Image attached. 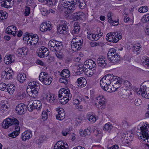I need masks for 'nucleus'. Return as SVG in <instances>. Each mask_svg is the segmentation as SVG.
<instances>
[{
  "instance_id": "nucleus-1",
  "label": "nucleus",
  "mask_w": 149,
  "mask_h": 149,
  "mask_svg": "<svg viewBox=\"0 0 149 149\" xmlns=\"http://www.w3.org/2000/svg\"><path fill=\"white\" fill-rule=\"evenodd\" d=\"M77 0H60L58 6V9L62 11L67 8L71 13L75 9V5L77 3Z\"/></svg>"
},
{
  "instance_id": "nucleus-2",
  "label": "nucleus",
  "mask_w": 149,
  "mask_h": 149,
  "mask_svg": "<svg viewBox=\"0 0 149 149\" xmlns=\"http://www.w3.org/2000/svg\"><path fill=\"white\" fill-rule=\"evenodd\" d=\"M115 77L112 74H107L101 79L100 82V86L104 91H110V84L115 80Z\"/></svg>"
},
{
  "instance_id": "nucleus-3",
  "label": "nucleus",
  "mask_w": 149,
  "mask_h": 149,
  "mask_svg": "<svg viewBox=\"0 0 149 149\" xmlns=\"http://www.w3.org/2000/svg\"><path fill=\"white\" fill-rule=\"evenodd\" d=\"M39 88V84L34 81L29 83L27 88L26 91L30 96L36 97L38 95V91Z\"/></svg>"
},
{
  "instance_id": "nucleus-4",
  "label": "nucleus",
  "mask_w": 149,
  "mask_h": 149,
  "mask_svg": "<svg viewBox=\"0 0 149 149\" xmlns=\"http://www.w3.org/2000/svg\"><path fill=\"white\" fill-rule=\"evenodd\" d=\"M118 51L114 48L110 49L107 54L108 59L115 65L120 60V55L118 54Z\"/></svg>"
},
{
  "instance_id": "nucleus-5",
  "label": "nucleus",
  "mask_w": 149,
  "mask_h": 149,
  "mask_svg": "<svg viewBox=\"0 0 149 149\" xmlns=\"http://www.w3.org/2000/svg\"><path fill=\"white\" fill-rule=\"evenodd\" d=\"M19 125V121L15 118H7L4 120L2 124L3 127L6 129L8 128L10 126H13L15 128H20Z\"/></svg>"
},
{
  "instance_id": "nucleus-6",
  "label": "nucleus",
  "mask_w": 149,
  "mask_h": 149,
  "mask_svg": "<svg viewBox=\"0 0 149 149\" xmlns=\"http://www.w3.org/2000/svg\"><path fill=\"white\" fill-rule=\"evenodd\" d=\"M146 123L140 127V130H137V134L139 136L148 139H149V124Z\"/></svg>"
},
{
  "instance_id": "nucleus-7",
  "label": "nucleus",
  "mask_w": 149,
  "mask_h": 149,
  "mask_svg": "<svg viewBox=\"0 0 149 149\" xmlns=\"http://www.w3.org/2000/svg\"><path fill=\"white\" fill-rule=\"evenodd\" d=\"M122 37L121 33H118V32H110L107 33L106 35V38L107 41L109 42L116 43Z\"/></svg>"
},
{
  "instance_id": "nucleus-8",
  "label": "nucleus",
  "mask_w": 149,
  "mask_h": 149,
  "mask_svg": "<svg viewBox=\"0 0 149 149\" xmlns=\"http://www.w3.org/2000/svg\"><path fill=\"white\" fill-rule=\"evenodd\" d=\"M62 43L54 40H51L48 44L49 47L51 50L53 52H58L62 48Z\"/></svg>"
},
{
  "instance_id": "nucleus-9",
  "label": "nucleus",
  "mask_w": 149,
  "mask_h": 149,
  "mask_svg": "<svg viewBox=\"0 0 149 149\" xmlns=\"http://www.w3.org/2000/svg\"><path fill=\"white\" fill-rule=\"evenodd\" d=\"M39 79L40 81L46 85H50L52 81V78L45 72H41L40 74Z\"/></svg>"
},
{
  "instance_id": "nucleus-10",
  "label": "nucleus",
  "mask_w": 149,
  "mask_h": 149,
  "mask_svg": "<svg viewBox=\"0 0 149 149\" xmlns=\"http://www.w3.org/2000/svg\"><path fill=\"white\" fill-rule=\"evenodd\" d=\"M96 99L95 104L98 108L102 109L105 108L106 100L104 96L99 95L96 98Z\"/></svg>"
},
{
  "instance_id": "nucleus-11",
  "label": "nucleus",
  "mask_w": 149,
  "mask_h": 149,
  "mask_svg": "<svg viewBox=\"0 0 149 149\" xmlns=\"http://www.w3.org/2000/svg\"><path fill=\"white\" fill-rule=\"evenodd\" d=\"M28 104L30 107V109L28 110L30 111H32L34 109L39 110L41 108V102L38 100H32L29 102Z\"/></svg>"
},
{
  "instance_id": "nucleus-12",
  "label": "nucleus",
  "mask_w": 149,
  "mask_h": 149,
  "mask_svg": "<svg viewBox=\"0 0 149 149\" xmlns=\"http://www.w3.org/2000/svg\"><path fill=\"white\" fill-rule=\"evenodd\" d=\"M49 50L44 46L39 48L37 52L38 56L40 58H44L47 56L49 54Z\"/></svg>"
},
{
  "instance_id": "nucleus-13",
  "label": "nucleus",
  "mask_w": 149,
  "mask_h": 149,
  "mask_svg": "<svg viewBox=\"0 0 149 149\" xmlns=\"http://www.w3.org/2000/svg\"><path fill=\"white\" fill-rule=\"evenodd\" d=\"M68 30L67 22H65L64 23L61 25L57 28V31L61 34H66L68 33Z\"/></svg>"
},
{
  "instance_id": "nucleus-14",
  "label": "nucleus",
  "mask_w": 149,
  "mask_h": 149,
  "mask_svg": "<svg viewBox=\"0 0 149 149\" xmlns=\"http://www.w3.org/2000/svg\"><path fill=\"white\" fill-rule=\"evenodd\" d=\"M27 106L23 103H20L16 107V111L20 115H22L25 113L26 110Z\"/></svg>"
},
{
  "instance_id": "nucleus-15",
  "label": "nucleus",
  "mask_w": 149,
  "mask_h": 149,
  "mask_svg": "<svg viewBox=\"0 0 149 149\" xmlns=\"http://www.w3.org/2000/svg\"><path fill=\"white\" fill-rule=\"evenodd\" d=\"M52 29V26L50 22L48 21L42 23L40 27V30L42 32H45L47 30L50 31Z\"/></svg>"
},
{
  "instance_id": "nucleus-16",
  "label": "nucleus",
  "mask_w": 149,
  "mask_h": 149,
  "mask_svg": "<svg viewBox=\"0 0 149 149\" xmlns=\"http://www.w3.org/2000/svg\"><path fill=\"white\" fill-rule=\"evenodd\" d=\"M82 40H79L78 41L74 42L72 41L71 42V46L72 49L76 51L80 49L82 46Z\"/></svg>"
},
{
  "instance_id": "nucleus-17",
  "label": "nucleus",
  "mask_w": 149,
  "mask_h": 149,
  "mask_svg": "<svg viewBox=\"0 0 149 149\" xmlns=\"http://www.w3.org/2000/svg\"><path fill=\"white\" fill-rule=\"evenodd\" d=\"M84 64L86 68L85 70H87L88 68L92 69L95 68L96 67V64L95 61H94L92 59H89L86 60L84 62Z\"/></svg>"
},
{
  "instance_id": "nucleus-18",
  "label": "nucleus",
  "mask_w": 149,
  "mask_h": 149,
  "mask_svg": "<svg viewBox=\"0 0 149 149\" xmlns=\"http://www.w3.org/2000/svg\"><path fill=\"white\" fill-rule=\"evenodd\" d=\"M67 90L68 92L66 93L65 97L63 99H61L60 103L62 104H66L69 100L71 99L72 97V95L70 93L69 89L67 88Z\"/></svg>"
},
{
  "instance_id": "nucleus-19",
  "label": "nucleus",
  "mask_w": 149,
  "mask_h": 149,
  "mask_svg": "<svg viewBox=\"0 0 149 149\" xmlns=\"http://www.w3.org/2000/svg\"><path fill=\"white\" fill-rule=\"evenodd\" d=\"M56 110L58 111V114L56 115V118L59 120L63 119L65 116V113L64 109L62 108H58Z\"/></svg>"
},
{
  "instance_id": "nucleus-20",
  "label": "nucleus",
  "mask_w": 149,
  "mask_h": 149,
  "mask_svg": "<svg viewBox=\"0 0 149 149\" xmlns=\"http://www.w3.org/2000/svg\"><path fill=\"white\" fill-rule=\"evenodd\" d=\"M15 61V56L12 54L6 56L4 60V63L8 65L14 63Z\"/></svg>"
},
{
  "instance_id": "nucleus-21",
  "label": "nucleus",
  "mask_w": 149,
  "mask_h": 149,
  "mask_svg": "<svg viewBox=\"0 0 149 149\" xmlns=\"http://www.w3.org/2000/svg\"><path fill=\"white\" fill-rule=\"evenodd\" d=\"M17 29L16 26L13 25L8 26L6 30V32L8 34H11L13 36H15L16 33Z\"/></svg>"
},
{
  "instance_id": "nucleus-22",
  "label": "nucleus",
  "mask_w": 149,
  "mask_h": 149,
  "mask_svg": "<svg viewBox=\"0 0 149 149\" xmlns=\"http://www.w3.org/2000/svg\"><path fill=\"white\" fill-rule=\"evenodd\" d=\"M1 6L6 8H10L13 5L12 0H0Z\"/></svg>"
},
{
  "instance_id": "nucleus-23",
  "label": "nucleus",
  "mask_w": 149,
  "mask_h": 149,
  "mask_svg": "<svg viewBox=\"0 0 149 149\" xmlns=\"http://www.w3.org/2000/svg\"><path fill=\"white\" fill-rule=\"evenodd\" d=\"M74 20H83L85 19V15L81 12H79L74 13Z\"/></svg>"
},
{
  "instance_id": "nucleus-24",
  "label": "nucleus",
  "mask_w": 149,
  "mask_h": 149,
  "mask_svg": "<svg viewBox=\"0 0 149 149\" xmlns=\"http://www.w3.org/2000/svg\"><path fill=\"white\" fill-rule=\"evenodd\" d=\"M97 62L98 66L100 67L103 68L107 65V60L104 57L98 58Z\"/></svg>"
},
{
  "instance_id": "nucleus-25",
  "label": "nucleus",
  "mask_w": 149,
  "mask_h": 149,
  "mask_svg": "<svg viewBox=\"0 0 149 149\" xmlns=\"http://www.w3.org/2000/svg\"><path fill=\"white\" fill-rule=\"evenodd\" d=\"M77 86L81 88L84 87L87 84L86 79L85 78L81 77L78 78L77 80Z\"/></svg>"
},
{
  "instance_id": "nucleus-26",
  "label": "nucleus",
  "mask_w": 149,
  "mask_h": 149,
  "mask_svg": "<svg viewBox=\"0 0 149 149\" xmlns=\"http://www.w3.org/2000/svg\"><path fill=\"white\" fill-rule=\"evenodd\" d=\"M31 39L29 41V43L31 45H38L39 43L38 42V37L36 34H34L33 36H31Z\"/></svg>"
},
{
  "instance_id": "nucleus-27",
  "label": "nucleus",
  "mask_w": 149,
  "mask_h": 149,
  "mask_svg": "<svg viewBox=\"0 0 149 149\" xmlns=\"http://www.w3.org/2000/svg\"><path fill=\"white\" fill-rule=\"evenodd\" d=\"M32 136V134L31 132L26 131L22 134V139L23 141H25L30 139Z\"/></svg>"
},
{
  "instance_id": "nucleus-28",
  "label": "nucleus",
  "mask_w": 149,
  "mask_h": 149,
  "mask_svg": "<svg viewBox=\"0 0 149 149\" xmlns=\"http://www.w3.org/2000/svg\"><path fill=\"white\" fill-rule=\"evenodd\" d=\"M67 89H65L64 88H62L58 92V97L59 98L60 102L61 99H63L65 97L66 93L67 91Z\"/></svg>"
},
{
  "instance_id": "nucleus-29",
  "label": "nucleus",
  "mask_w": 149,
  "mask_h": 149,
  "mask_svg": "<svg viewBox=\"0 0 149 149\" xmlns=\"http://www.w3.org/2000/svg\"><path fill=\"white\" fill-rule=\"evenodd\" d=\"M27 49L26 48L22 47L19 48L17 51V54L18 56L19 57L24 56L25 54H26Z\"/></svg>"
},
{
  "instance_id": "nucleus-30",
  "label": "nucleus",
  "mask_w": 149,
  "mask_h": 149,
  "mask_svg": "<svg viewBox=\"0 0 149 149\" xmlns=\"http://www.w3.org/2000/svg\"><path fill=\"white\" fill-rule=\"evenodd\" d=\"M46 98L49 102L51 103H53L55 100L56 96L53 94H49L46 95Z\"/></svg>"
},
{
  "instance_id": "nucleus-31",
  "label": "nucleus",
  "mask_w": 149,
  "mask_h": 149,
  "mask_svg": "<svg viewBox=\"0 0 149 149\" xmlns=\"http://www.w3.org/2000/svg\"><path fill=\"white\" fill-rule=\"evenodd\" d=\"M8 16V14L5 11L0 10V22L5 21Z\"/></svg>"
},
{
  "instance_id": "nucleus-32",
  "label": "nucleus",
  "mask_w": 149,
  "mask_h": 149,
  "mask_svg": "<svg viewBox=\"0 0 149 149\" xmlns=\"http://www.w3.org/2000/svg\"><path fill=\"white\" fill-rule=\"evenodd\" d=\"M7 90L10 94H12L14 92L15 87L13 84H8L7 85Z\"/></svg>"
},
{
  "instance_id": "nucleus-33",
  "label": "nucleus",
  "mask_w": 149,
  "mask_h": 149,
  "mask_svg": "<svg viewBox=\"0 0 149 149\" xmlns=\"http://www.w3.org/2000/svg\"><path fill=\"white\" fill-rule=\"evenodd\" d=\"M80 26L78 24L75 23L74 24V29L72 31V34H77L79 33L80 30Z\"/></svg>"
},
{
  "instance_id": "nucleus-34",
  "label": "nucleus",
  "mask_w": 149,
  "mask_h": 149,
  "mask_svg": "<svg viewBox=\"0 0 149 149\" xmlns=\"http://www.w3.org/2000/svg\"><path fill=\"white\" fill-rule=\"evenodd\" d=\"M15 131L9 134L8 136H9L14 138L19 135L20 132V128H15Z\"/></svg>"
},
{
  "instance_id": "nucleus-35",
  "label": "nucleus",
  "mask_w": 149,
  "mask_h": 149,
  "mask_svg": "<svg viewBox=\"0 0 149 149\" xmlns=\"http://www.w3.org/2000/svg\"><path fill=\"white\" fill-rule=\"evenodd\" d=\"M17 78L18 80L21 83H23L26 79V75L24 73L22 74H18Z\"/></svg>"
},
{
  "instance_id": "nucleus-36",
  "label": "nucleus",
  "mask_w": 149,
  "mask_h": 149,
  "mask_svg": "<svg viewBox=\"0 0 149 149\" xmlns=\"http://www.w3.org/2000/svg\"><path fill=\"white\" fill-rule=\"evenodd\" d=\"M60 74L61 77H65V78H68L70 75L69 70L67 69L63 70L61 72Z\"/></svg>"
},
{
  "instance_id": "nucleus-37",
  "label": "nucleus",
  "mask_w": 149,
  "mask_h": 149,
  "mask_svg": "<svg viewBox=\"0 0 149 149\" xmlns=\"http://www.w3.org/2000/svg\"><path fill=\"white\" fill-rule=\"evenodd\" d=\"M87 38L91 40L97 41L99 39L97 34H95L92 33H89L87 36Z\"/></svg>"
},
{
  "instance_id": "nucleus-38",
  "label": "nucleus",
  "mask_w": 149,
  "mask_h": 149,
  "mask_svg": "<svg viewBox=\"0 0 149 149\" xmlns=\"http://www.w3.org/2000/svg\"><path fill=\"white\" fill-rule=\"evenodd\" d=\"M141 48V46L139 44H135L133 45L132 48L133 52H136L137 54L140 53L139 50Z\"/></svg>"
},
{
  "instance_id": "nucleus-39",
  "label": "nucleus",
  "mask_w": 149,
  "mask_h": 149,
  "mask_svg": "<svg viewBox=\"0 0 149 149\" xmlns=\"http://www.w3.org/2000/svg\"><path fill=\"white\" fill-rule=\"evenodd\" d=\"M58 1V0H46L45 4L49 6L55 5Z\"/></svg>"
},
{
  "instance_id": "nucleus-40",
  "label": "nucleus",
  "mask_w": 149,
  "mask_h": 149,
  "mask_svg": "<svg viewBox=\"0 0 149 149\" xmlns=\"http://www.w3.org/2000/svg\"><path fill=\"white\" fill-rule=\"evenodd\" d=\"M91 132L88 129H86L82 130L80 133V134L81 136L85 137L88 135L90 134Z\"/></svg>"
},
{
  "instance_id": "nucleus-41",
  "label": "nucleus",
  "mask_w": 149,
  "mask_h": 149,
  "mask_svg": "<svg viewBox=\"0 0 149 149\" xmlns=\"http://www.w3.org/2000/svg\"><path fill=\"white\" fill-rule=\"evenodd\" d=\"M114 79V81H116V83H115V86L120 87L122 83L123 80L120 79H117L116 77H115Z\"/></svg>"
},
{
  "instance_id": "nucleus-42",
  "label": "nucleus",
  "mask_w": 149,
  "mask_h": 149,
  "mask_svg": "<svg viewBox=\"0 0 149 149\" xmlns=\"http://www.w3.org/2000/svg\"><path fill=\"white\" fill-rule=\"evenodd\" d=\"M87 117L88 120L92 123H94L96 120L95 116L93 115H91L90 114L88 115Z\"/></svg>"
},
{
  "instance_id": "nucleus-43",
  "label": "nucleus",
  "mask_w": 149,
  "mask_h": 149,
  "mask_svg": "<svg viewBox=\"0 0 149 149\" xmlns=\"http://www.w3.org/2000/svg\"><path fill=\"white\" fill-rule=\"evenodd\" d=\"M78 3H79V6L80 8L83 9L86 7V4L84 0H80L78 1Z\"/></svg>"
},
{
  "instance_id": "nucleus-44",
  "label": "nucleus",
  "mask_w": 149,
  "mask_h": 149,
  "mask_svg": "<svg viewBox=\"0 0 149 149\" xmlns=\"http://www.w3.org/2000/svg\"><path fill=\"white\" fill-rule=\"evenodd\" d=\"M81 97L80 96H78L77 98L74 99L73 101V103L75 105H79L80 102H81Z\"/></svg>"
},
{
  "instance_id": "nucleus-45",
  "label": "nucleus",
  "mask_w": 149,
  "mask_h": 149,
  "mask_svg": "<svg viewBox=\"0 0 149 149\" xmlns=\"http://www.w3.org/2000/svg\"><path fill=\"white\" fill-rule=\"evenodd\" d=\"M148 10V8L147 6H143L140 7L138 11L141 13H143L147 12Z\"/></svg>"
},
{
  "instance_id": "nucleus-46",
  "label": "nucleus",
  "mask_w": 149,
  "mask_h": 149,
  "mask_svg": "<svg viewBox=\"0 0 149 149\" xmlns=\"http://www.w3.org/2000/svg\"><path fill=\"white\" fill-rule=\"evenodd\" d=\"M113 127L111 124L109 125V124H106L103 127V129L105 131L111 130Z\"/></svg>"
},
{
  "instance_id": "nucleus-47",
  "label": "nucleus",
  "mask_w": 149,
  "mask_h": 149,
  "mask_svg": "<svg viewBox=\"0 0 149 149\" xmlns=\"http://www.w3.org/2000/svg\"><path fill=\"white\" fill-rule=\"evenodd\" d=\"M3 77H4L5 79H10L12 78V74L8 73L6 71L3 72Z\"/></svg>"
},
{
  "instance_id": "nucleus-48",
  "label": "nucleus",
  "mask_w": 149,
  "mask_h": 149,
  "mask_svg": "<svg viewBox=\"0 0 149 149\" xmlns=\"http://www.w3.org/2000/svg\"><path fill=\"white\" fill-rule=\"evenodd\" d=\"M143 58L144 64L149 67V58L147 56H144Z\"/></svg>"
},
{
  "instance_id": "nucleus-49",
  "label": "nucleus",
  "mask_w": 149,
  "mask_h": 149,
  "mask_svg": "<svg viewBox=\"0 0 149 149\" xmlns=\"http://www.w3.org/2000/svg\"><path fill=\"white\" fill-rule=\"evenodd\" d=\"M70 129L67 128L63 130L62 132V133L63 136H66L68 134H70Z\"/></svg>"
},
{
  "instance_id": "nucleus-50",
  "label": "nucleus",
  "mask_w": 149,
  "mask_h": 149,
  "mask_svg": "<svg viewBox=\"0 0 149 149\" xmlns=\"http://www.w3.org/2000/svg\"><path fill=\"white\" fill-rule=\"evenodd\" d=\"M67 79V78L63 77L59 79V81L61 83H64L65 85H66L68 82Z\"/></svg>"
},
{
  "instance_id": "nucleus-51",
  "label": "nucleus",
  "mask_w": 149,
  "mask_h": 149,
  "mask_svg": "<svg viewBox=\"0 0 149 149\" xmlns=\"http://www.w3.org/2000/svg\"><path fill=\"white\" fill-rule=\"evenodd\" d=\"M41 11L42 14L43 16H45L49 14L48 10H47L45 8H41Z\"/></svg>"
},
{
  "instance_id": "nucleus-52",
  "label": "nucleus",
  "mask_w": 149,
  "mask_h": 149,
  "mask_svg": "<svg viewBox=\"0 0 149 149\" xmlns=\"http://www.w3.org/2000/svg\"><path fill=\"white\" fill-rule=\"evenodd\" d=\"M47 113L45 111H43L42 113V118L43 119V120H45L47 119Z\"/></svg>"
},
{
  "instance_id": "nucleus-53",
  "label": "nucleus",
  "mask_w": 149,
  "mask_h": 149,
  "mask_svg": "<svg viewBox=\"0 0 149 149\" xmlns=\"http://www.w3.org/2000/svg\"><path fill=\"white\" fill-rule=\"evenodd\" d=\"M30 8L29 7H26L25 9L24 14L25 16H28L30 13Z\"/></svg>"
},
{
  "instance_id": "nucleus-54",
  "label": "nucleus",
  "mask_w": 149,
  "mask_h": 149,
  "mask_svg": "<svg viewBox=\"0 0 149 149\" xmlns=\"http://www.w3.org/2000/svg\"><path fill=\"white\" fill-rule=\"evenodd\" d=\"M119 87H116L114 86L113 85H112V86H110V87H109V88L110 89V91H108L109 92H115V91Z\"/></svg>"
},
{
  "instance_id": "nucleus-55",
  "label": "nucleus",
  "mask_w": 149,
  "mask_h": 149,
  "mask_svg": "<svg viewBox=\"0 0 149 149\" xmlns=\"http://www.w3.org/2000/svg\"><path fill=\"white\" fill-rule=\"evenodd\" d=\"M142 21L143 23H146L149 21V17L147 15L143 17L142 19Z\"/></svg>"
},
{
  "instance_id": "nucleus-56",
  "label": "nucleus",
  "mask_w": 149,
  "mask_h": 149,
  "mask_svg": "<svg viewBox=\"0 0 149 149\" xmlns=\"http://www.w3.org/2000/svg\"><path fill=\"white\" fill-rule=\"evenodd\" d=\"M7 86L4 83H2L0 84V89L2 91H4Z\"/></svg>"
},
{
  "instance_id": "nucleus-57",
  "label": "nucleus",
  "mask_w": 149,
  "mask_h": 149,
  "mask_svg": "<svg viewBox=\"0 0 149 149\" xmlns=\"http://www.w3.org/2000/svg\"><path fill=\"white\" fill-rule=\"evenodd\" d=\"M122 83L123 85L126 87H129L131 86L130 83L128 81H123V80Z\"/></svg>"
},
{
  "instance_id": "nucleus-58",
  "label": "nucleus",
  "mask_w": 149,
  "mask_h": 149,
  "mask_svg": "<svg viewBox=\"0 0 149 149\" xmlns=\"http://www.w3.org/2000/svg\"><path fill=\"white\" fill-rule=\"evenodd\" d=\"M54 149H67L65 146L61 145L58 146H54Z\"/></svg>"
},
{
  "instance_id": "nucleus-59",
  "label": "nucleus",
  "mask_w": 149,
  "mask_h": 149,
  "mask_svg": "<svg viewBox=\"0 0 149 149\" xmlns=\"http://www.w3.org/2000/svg\"><path fill=\"white\" fill-rule=\"evenodd\" d=\"M135 105L138 106L141 104V100L139 99H136L134 101Z\"/></svg>"
},
{
  "instance_id": "nucleus-60",
  "label": "nucleus",
  "mask_w": 149,
  "mask_h": 149,
  "mask_svg": "<svg viewBox=\"0 0 149 149\" xmlns=\"http://www.w3.org/2000/svg\"><path fill=\"white\" fill-rule=\"evenodd\" d=\"M8 105H6L5 104H1V109L2 110H6L8 108Z\"/></svg>"
},
{
  "instance_id": "nucleus-61",
  "label": "nucleus",
  "mask_w": 149,
  "mask_h": 149,
  "mask_svg": "<svg viewBox=\"0 0 149 149\" xmlns=\"http://www.w3.org/2000/svg\"><path fill=\"white\" fill-rule=\"evenodd\" d=\"M27 36H26L24 38V40H25V39H26V40H27V42L29 43V41H30V40L31 38V36H29L28 35L29 33H27Z\"/></svg>"
},
{
  "instance_id": "nucleus-62",
  "label": "nucleus",
  "mask_w": 149,
  "mask_h": 149,
  "mask_svg": "<svg viewBox=\"0 0 149 149\" xmlns=\"http://www.w3.org/2000/svg\"><path fill=\"white\" fill-rule=\"evenodd\" d=\"M65 144V143L64 142H63L61 141H58L55 145L54 146H61V145H64Z\"/></svg>"
},
{
  "instance_id": "nucleus-63",
  "label": "nucleus",
  "mask_w": 149,
  "mask_h": 149,
  "mask_svg": "<svg viewBox=\"0 0 149 149\" xmlns=\"http://www.w3.org/2000/svg\"><path fill=\"white\" fill-rule=\"evenodd\" d=\"M54 59L53 56H50L47 58V61L49 63H51L54 61Z\"/></svg>"
},
{
  "instance_id": "nucleus-64",
  "label": "nucleus",
  "mask_w": 149,
  "mask_h": 149,
  "mask_svg": "<svg viewBox=\"0 0 149 149\" xmlns=\"http://www.w3.org/2000/svg\"><path fill=\"white\" fill-rule=\"evenodd\" d=\"M145 31L146 34L148 35H149V26H146L145 29Z\"/></svg>"
}]
</instances>
